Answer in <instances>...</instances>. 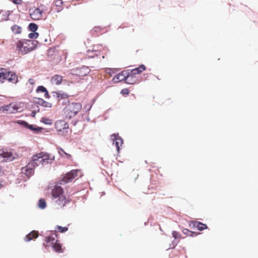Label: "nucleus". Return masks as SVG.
<instances>
[{
    "label": "nucleus",
    "mask_w": 258,
    "mask_h": 258,
    "mask_svg": "<svg viewBox=\"0 0 258 258\" xmlns=\"http://www.w3.org/2000/svg\"><path fill=\"white\" fill-rule=\"evenodd\" d=\"M11 29L13 32L16 34H20L22 31L21 27L17 25L13 26Z\"/></svg>",
    "instance_id": "a878e982"
},
{
    "label": "nucleus",
    "mask_w": 258,
    "mask_h": 258,
    "mask_svg": "<svg viewBox=\"0 0 258 258\" xmlns=\"http://www.w3.org/2000/svg\"><path fill=\"white\" fill-rule=\"evenodd\" d=\"M104 31V28L99 26H95L91 30V32L93 35H99L102 34Z\"/></svg>",
    "instance_id": "5701e85b"
},
{
    "label": "nucleus",
    "mask_w": 258,
    "mask_h": 258,
    "mask_svg": "<svg viewBox=\"0 0 258 258\" xmlns=\"http://www.w3.org/2000/svg\"><path fill=\"white\" fill-rule=\"evenodd\" d=\"M130 81H134V83H136V81L134 79V77H133V78H130Z\"/></svg>",
    "instance_id": "79ce46f5"
},
{
    "label": "nucleus",
    "mask_w": 258,
    "mask_h": 258,
    "mask_svg": "<svg viewBox=\"0 0 258 258\" xmlns=\"http://www.w3.org/2000/svg\"><path fill=\"white\" fill-rule=\"evenodd\" d=\"M49 159V155L48 154L40 152L33 155L32 157V160L29 163L28 166L30 168L31 166L35 167L40 165H43L46 162L48 163V160Z\"/></svg>",
    "instance_id": "7ed1b4c3"
},
{
    "label": "nucleus",
    "mask_w": 258,
    "mask_h": 258,
    "mask_svg": "<svg viewBox=\"0 0 258 258\" xmlns=\"http://www.w3.org/2000/svg\"><path fill=\"white\" fill-rule=\"evenodd\" d=\"M79 174H80L79 176H81V171L80 170H71L63 176L62 179L60 181L59 184H63L72 181L75 178L78 176Z\"/></svg>",
    "instance_id": "0eeeda50"
},
{
    "label": "nucleus",
    "mask_w": 258,
    "mask_h": 258,
    "mask_svg": "<svg viewBox=\"0 0 258 258\" xmlns=\"http://www.w3.org/2000/svg\"><path fill=\"white\" fill-rule=\"evenodd\" d=\"M56 233L54 232V233H52L51 235L45 237V242H46V244L44 243V246L46 248L55 243L54 242V241L55 240V237H56Z\"/></svg>",
    "instance_id": "2eb2a0df"
},
{
    "label": "nucleus",
    "mask_w": 258,
    "mask_h": 258,
    "mask_svg": "<svg viewBox=\"0 0 258 258\" xmlns=\"http://www.w3.org/2000/svg\"><path fill=\"white\" fill-rule=\"evenodd\" d=\"M6 80L12 83L16 84L18 82V77L15 72L9 71V75L7 78H5V81Z\"/></svg>",
    "instance_id": "4468645a"
},
{
    "label": "nucleus",
    "mask_w": 258,
    "mask_h": 258,
    "mask_svg": "<svg viewBox=\"0 0 258 258\" xmlns=\"http://www.w3.org/2000/svg\"><path fill=\"white\" fill-rule=\"evenodd\" d=\"M55 10L56 12H59L63 9V2L62 0H56L54 2Z\"/></svg>",
    "instance_id": "aec40b11"
},
{
    "label": "nucleus",
    "mask_w": 258,
    "mask_h": 258,
    "mask_svg": "<svg viewBox=\"0 0 258 258\" xmlns=\"http://www.w3.org/2000/svg\"><path fill=\"white\" fill-rule=\"evenodd\" d=\"M55 127L58 132H61L68 130L69 125L66 121L59 120L55 122Z\"/></svg>",
    "instance_id": "9d476101"
},
{
    "label": "nucleus",
    "mask_w": 258,
    "mask_h": 258,
    "mask_svg": "<svg viewBox=\"0 0 258 258\" xmlns=\"http://www.w3.org/2000/svg\"><path fill=\"white\" fill-rule=\"evenodd\" d=\"M131 76L130 75L129 71L128 70L123 71L121 72L118 74L117 75L113 78V81L115 83H118L122 81H125V82L130 84H134V81H130V78Z\"/></svg>",
    "instance_id": "423d86ee"
},
{
    "label": "nucleus",
    "mask_w": 258,
    "mask_h": 258,
    "mask_svg": "<svg viewBox=\"0 0 258 258\" xmlns=\"http://www.w3.org/2000/svg\"><path fill=\"white\" fill-rule=\"evenodd\" d=\"M3 187V185L0 182V189H1V188Z\"/></svg>",
    "instance_id": "c03bdc74"
},
{
    "label": "nucleus",
    "mask_w": 258,
    "mask_h": 258,
    "mask_svg": "<svg viewBox=\"0 0 258 258\" xmlns=\"http://www.w3.org/2000/svg\"><path fill=\"white\" fill-rule=\"evenodd\" d=\"M82 106L79 102H71L68 101V104L63 108V112L67 118L71 119L77 115L82 109Z\"/></svg>",
    "instance_id": "f03ea898"
},
{
    "label": "nucleus",
    "mask_w": 258,
    "mask_h": 258,
    "mask_svg": "<svg viewBox=\"0 0 258 258\" xmlns=\"http://www.w3.org/2000/svg\"><path fill=\"white\" fill-rule=\"evenodd\" d=\"M193 225L194 227L198 228L200 231L203 230L208 228V226L206 224L202 223L200 222L194 221L193 222Z\"/></svg>",
    "instance_id": "4be33fe9"
},
{
    "label": "nucleus",
    "mask_w": 258,
    "mask_h": 258,
    "mask_svg": "<svg viewBox=\"0 0 258 258\" xmlns=\"http://www.w3.org/2000/svg\"><path fill=\"white\" fill-rule=\"evenodd\" d=\"M41 121L46 124H51L52 123L51 119L44 117L42 118Z\"/></svg>",
    "instance_id": "f704fd0d"
},
{
    "label": "nucleus",
    "mask_w": 258,
    "mask_h": 258,
    "mask_svg": "<svg viewBox=\"0 0 258 258\" xmlns=\"http://www.w3.org/2000/svg\"><path fill=\"white\" fill-rule=\"evenodd\" d=\"M112 139L116 147L117 152H119L120 147L123 144L122 139L119 136L118 134H114L111 135Z\"/></svg>",
    "instance_id": "1a4fd4ad"
},
{
    "label": "nucleus",
    "mask_w": 258,
    "mask_h": 258,
    "mask_svg": "<svg viewBox=\"0 0 258 258\" xmlns=\"http://www.w3.org/2000/svg\"><path fill=\"white\" fill-rule=\"evenodd\" d=\"M85 108H86V109L88 108V107H87V106H86L85 107H84V109H85Z\"/></svg>",
    "instance_id": "a18cd8bd"
},
{
    "label": "nucleus",
    "mask_w": 258,
    "mask_h": 258,
    "mask_svg": "<svg viewBox=\"0 0 258 258\" xmlns=\"http://www.w3.org/2000/svg\"><path fill=\"white\" fill-rule=\"evenodd\" d=\"M63 191L60 185L56 184L52 189L51 195L54 199H57L58 197H60V196H64L63 195Z\"/></svg>",
    "instance_id": "9b49d317"
},
{
    "label": "nucleus",
    "mask_w": 258,
    "mask_h": 258,
    "mask_svg": "<svg viewBox=\"0 0 258 258\" xmlns=\"http://www.w3.org/2000/svg\"><path fill=\"white\" fill-rule=\"evenodd\" d=\"M9 75V71L3 68H0V82L4 83L5 82V78Z\"/></svg>",
    "instance_id": "6ab92c4d"
},
{
    "label": "nucleus",
    "mask_w": 258,
    "mask_h": 258,
    "mask_svg": "<svg viewBox=\"0 0 258 258\" xmlns=\"http://www.w3.org/2000/svg\"><path fill=\"white\" fill-rule=\"evenodd\" d=\"M183 233L185 234H187V233H192V232L190 231L187 229H184L183 230Z\"/></svg>",
    "instance_id": "ea45409f"
},
{
    "label": "nucleus",
    "mask_w": 258,
    "mask_h": 258,
    "mask_svg": "<svg viewBox=\"0 0 258 258\" xmlns=\"http://www.w3.org/2000/svg\"><path fill=\"white\" fill-rule=\"evenodd\" d=\"M172 236L175 239H179L181 237V235L180 234L176 231H173L172 232Z\"/></svg>",
    "instance_id": "2f4dec72"
},
{
    "label": "nucleus",
    "mask_w": 258,
    "mask_h": 258,
    "mask_svg": "<svg viewBox=\"0 0 258 258\" xmlns=\"http://www.w3.org/2000/svg\"><path fill=\"white\" fill-rule=\"evenodd\" d=\"M0 156L3 158L6 161H11L14 159L11 152H7L4 149H0Z\"/></svg>",
    "instance_id": "ddd939ff"
},
{
    "label": "nucleus",
    "mask_w": 258,
    "mask_h": 258,
    "mask_svg": "<svg viewBox=\"0 0 258 258\" xmlns=\"http://www.w3.org/2000/svg\"><path fill=\"white\" fill-rule=\"evenodd\" d=\"M28 128L34 132H38L40 131V128L37 127H34L33 125L27 124Z\"/></svg>",
    "instance_id": "72a5a7b5"
},
{
    "label": "nucleus",
    "mask_w": 258,
    "mask_h": 258,
    "mask_svg": "<svg viewBox=\"0 0 258 258\" xmlns=\"http://www.w3.org/2000/svg\"><path fill=\"white\" fill-rule=\"evenodd\" d=\"M16 44L18 53L25 54L34 49L36 46V41L23 39L18 41Z\"/></svg>",
    "instance_id": "f257e3e1"
},
{
    "label": "nucleus",
    "mask_w": 258,
    "mask_h": 258,
    "mask_svg": "<svg viewBox=\"0 0 258 258\" xmlns=\"http://www.w3.org/2000/svg\"><path fill=\"white\" fill-rule=\"evenodd\" d=\"M58 153L62 157L63 156V155H66L68 159H71L72 158L71 155L66 153L62 148H59L58 150Z\"/></svg>",
    "instance_id": "cd10ccee"
},
{
    "label": "nucleus",
    "mask_w": 258,
    "mask_h": 258,
    "mask_svg": "<svg viewBox=\"0 0 258 258\" xmlns=\"http://www.w3.org/2000/svg\"><path fill=\"white\" fill-rule=\"evenodd\" d=\"M92 52L90 51H88V55L89 57H94V55H91L90 53H91Z\"/></svg>",
    "instance_id": "a19ab883"
},
{
    "label": "nucleus",
    "mask_w": 258,
    "mask_h": 258,
    "mask_svg": "<svg viewBox=\"0 0 258 258\" xmlns=\"http://www.w3.org/2000/svg\"><path fill=\"white\" fill-rule=\"evenodd\" d=\"M129 90L127 88H124L121 90V93L123 95H127L129 94Z\"/></svg>",
    "instance_id": "c9c22d12"
},
{
    "label": "nucleus",
    "mask_w": 258,
    "mask_h": 258,
    "mask_svg": "<svg viewBox=\"0 0 258 258\" xmlns=\"http://www.w3.org/2000/svg\"><path fill=\"white\" fill-rule=\"evenodd\" d=\"M54 52V49L53 48H50L48 50V55H52V53Z\"/></svg>",
    "instance_id": "58836bf2"
},
{
    "label": "nucleus",
    "mask_w": 258,
    "mask_h": 258,
    "mask_svg": "<svg viewBox=\"0 0 258 258\" xmlns=\"http://www.w3.org/2000/svg\"><path fill=\"white\" fill-rule=\"evenodd\" d=\"M39 36V34L35 32H32L29 34L28 37L30 38H37Z\"/></svg>",
    "instance_id": "473e14b6"
},
{
    "label": "nucleus",
    "mask_w": 258,
    "mask_h": 258,
    "mask_svg": "<svg viewBox=\"0 0 258 258\" xmlns=\"http://www.w3.org/2000/svg\"><path fill=\"white\" fill-rule=\"evenodd\" d=\"M72 74L78 77H84L87 75L90 72L88 67L83 66L81 68L73 69L72 71Z\"/></svg>",
    "instance_id": "6e6552de"
},
{
    "label": "nucleus",
    "mask_w": 258,
    "mask_h": 258,
    "mask_svg": "<svg viewBox=\"0 0 258 258\" xmlns=\"http://www.w3.org/2000/svg\"><path fill=\"white\" fill-rule=\"evenodd\" d=\"M91 106L89 105L88 108H87V111H89L91 109Z\"/></svg>",
    "instance_id": "37998d69"
},
{
    "label": "nucleus",
    "mask_w": 258,
    "mask_h": 258,
    "mask_svg": "<svg viewBox=\"0 0 258 258\" xmlns=\"http://www.w3.org/2000/svg\"><path fill=\"white\" fill-rule=\"evenodd\" d=\"M28 28L30 31L35 32L38 29V26L35 23H31L29 25Z\"/></svg>",
    "instance_id": "c756f323"
},
{
    "label": "nucleus",
    "mask_w": 258,
    "mask_h": 258,
    "mask_svg": "<svg viewBox=\"0 0 258 258\" xmlns=\"http://www.w3.org/2000/svg\"><path fill=\"white\" fill-rule=\"evenodd\" d=\"M68 230V228L66 227H61L60 226H56L55 227V231L56 232V231L59 232L60 233H63L66 232Z\"/></svg>",
    "instance_id": "c85d7f7f"
},
{
    "label": "nucleus",
    "mask_w": 258,
    "mask_h": 258,
    "mask_svg": "<svg viewBox=\"0 0 258 258\" xmlns=\"http://www.w3.org/2000/svg\"><path fill=\"white\" fill-rule=\"evenodd\" d=\"M63 80V77L59 75H55L52 77L50 80V83L52 85L58 86L61 84Z\"/></svg>",
    "instance_id": "dca6fc26"
},
{
    "label": "nucleus",
    "mask_w": 258,
    "mask_h": 258,
    "mask_svg": "<svg viewBox=\"0 0 258 258\" xmlns=\"http://www.w3.org/2000/svg\"><path fill=\"white\" fill-rule=\"evenodd\" d=\"M38 206L40 208L43 209L46 206L45 201L43 199H41L39 201Z\"/></svg>",
    "instance_id": "7c9ffc66"
},
{
    "label": "nucleus",
    "mask_w": 258,
    "mask_h": 258,
    "mask_svg": "<svg viewBox=\"0 0 258 258\" xmlns=\"http://www.w3.org/2000/svg\"><path fill=\"white\" fill-rule=\"evenodd\" d=\"M145 69L146 67L144 64H141L138 68L133 69L131 72H129L131 78H133L134 76L141 73V72L145 71Z\"/></svg>",
    "instance_id": "f3484780"
},
{
    "label": "nucleus",
    "mask_w": 258,
    "mask_h": 258,
    "mask_svg": "<svg viewBox=\"0 0 258 258\" xmlns=\"http://www.w3.org/2000/svg\"><path fill=\"white\" fill-rule=\"evenodd\" d=\"M36 92H42V93H45L44 94V97L46 98H49L50 97V96L49 95V93L47 91V90H46V89L43 86H39L37 87V89H36Z\"/></svg>",
    "instance_id": "393cba45"
},
{
    "label": "nucleus",
    "mask_w": 258,
    "mask_h": 258,
    "mask_svg": "<svg viewBox=\"0 0 258 258\" xmlns=\"http://www.w3.org/2000/svg\"><path fill=\"white\" fill-rule=\"evenodd\" d=\"M55 199V206L58 209L63 207L68 202V200L64 196H60V197Z\"/></svg>",
    "instance_id": "f8f14e48"
},
{
    "label": "nucleus",
    "mask_w": 258,
    "mask_h": 258,
    "mask_svg": "<svg viewBox=\"0 0 258 258\" xmlns=\"http://www.w3.org/2000/svg\"><path fill=\"white\" fill-rule=\"evenodd\" d=\"M38 235L39 233L38 231L35 230L32 231L25 236V241L26 242L30 241L33 239L37 238Z\"/></svg>",
    "instance_id": "a211bd4d"
},
{
    "label": "nucleus",
    "mask_w": 258,
    "mask_h": 258,
    "mask_svg": "<svg viewBox=\"0 0 258 258\" xmlns=\"http://www.w3.org/2000/svg\"><path fill=\"white\" fill-rule=\"evenodd\" d=\"M55 93L56 94V97L59 100L68 98L69 97V95L66 93H60L58 92H55Z\"/></svg>",
    "instance_id": "bb28decb"
},
{
    "label": "nucleus",
    "mask_w": 258,
    "mask_h": 258,
    "mask_svg": "<svg viewBox=\"0 0 258 258\" xmlns=\"http://www.w3.org/2000/svg\"><path fill=\"white\" fill-rule=\"evenodd\" d=\"M21 103H11L8 105L0 108V112H6V113H15L21 112L23 110V106Z\"/></svg>",
    "instance_id": "39448f33"
},
{
    "label": "nucleus",
    "mask_w": 258,
    "mask_h": 258,
    "mask_svg": "<svg viewBox=\"0 0 258 258\" xmlns=\"http://www.w3.org/2000/svg\"><path fill=\"white\" fill-rule=\"evenodd\" d=\"M12 2L16 5H22L23 1L22 0H12Z\"/></svg>",
    "instance_id": "e433bc0d"
},
{
    "label": "nucleus",
    "mask_w": 258,
    "mask_h": 258,
    "mask_svg": "<svg viewBox=\"0 0 258 258\" xmlns=\"http://www.w3.org/2000/svg\"><path fill=\"white\" fill-rule=\"evenodd\" d=\"M52 246L55 252L58 253H62L63 252V249L62 248V245L58 240H56L55 242L53 243Z\"/></svg>",
    "instance_id": "412c9836"
},
{
    "label": "nucleus",
    "mask_w": 258,
    "mask_h": 258,
    "mask_svg": "<svg viewBox=\"0 0 258 258\" xmlns=\"http://www.w3.org/2000/svg\"><path fill=\"white\" fill-rule=\"evenodd\" d=\"M28 82L32 85H34L35 83V81L34 80V79H33L32 78L29 79L28 80Z\"/></svg>",
    "instance_id": "4c0bfd02"
},
{
    "label": "nucleus",
    "mask_w": 258,
    "mask_h": 258,
    "mask_svg": "<svg viewBox=\"0 0 258 258\" xmlns=\"http://www.w3.org/2000/svg\"><path fill=\"white\" fill-rule=\"evenodd\" d=\"M47 10L45 5L40 4L38 7H33L29 10L30 18L34 21H38L43 19V13Z\"/></svg>",
    "instance_id": "20e7f679"
},
{
    "label": "nucleus",
    "mask_w": 258,
    "mask_h": 258,
    "mask_svg": "<svg viewBox=\"0 0 258 258\" xmlns=\"http://www.w3.org/2000/svg\"><path fill=\"white\" fill-rule=\"evenodd\" d=\"M37 103L41 106L46 108H50L52 107V104L51 103L45 101L42 99L38 98Z\"/></svg>",
    "instance_id": "b1692460"
}]
</instances>
